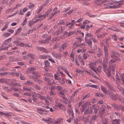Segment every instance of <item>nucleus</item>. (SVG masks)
Instances as JSON below:
<instances>
[{"mask_svg":"<svg viewBox=\"0 0 124 124\" xmlns=\"http://www.w3.org/2000/svg\"><path fill=\"white\" fill-rule=\"evenodd\" d=\"M79 119L85 122H87L89 120L88 117H85L83 116H81L79 117Z\"/></svg>","mask_w":124,"mask_h":124,"instance_id":"4468645a","label":"nucleus"},{"mask_svg":"<svg viewBox=\"0 0 124 124\" xmlns=\"http://www.w3.org/2000/svg\"><path fill=\"white\" fill-rule=\"evenodd\" d=\"M108 45H104V52L105 54V58L106 61L108 60Z\"/></svg>","mask_w":124,"mask_h":124,"instance_id":"39448f33","label":"nucleus"},{"mask_svg":"<svg viewBox=\"0 0 124 124\" xmlns=\"http://www.w3.org/2000/svg\"><path fill=\"white\" fill-rule=\"evenodd\" d=\"M89 65L91 69L94 67L95 66L94 62H91L89 64Z\"/></svg>","mask_w":124,"mask_h":124,"instance_id":"79ce46f5","label":"nucleus"},{"mask_svg":"<svg viewBox=\"0 0 124 124\" xmlns=\"http://www.w3.org/2000/svg\"><path fill=\"white\" fill-rule=\"evenodd\" d=\"M37 70V68L34 67L32 66L29 68L28 71L29 72L32 73L34 75H38V73L35 71Z\"/></svg>","mask_w":124,"mask_h":124,"instance_id":"20e7f679","label":"nucleus"},{"mask_svg":"<svg viewBox=\"0 0 124 124\" xmlns=\"http://www.w3.org/2000/svg\"><path fill=\"white\" fill-rule=\"evenodd\" d=\"M6 46H3L2 45V46L0 47V51L2 50H7L8 48V46L5 47Z\"/></svg>","mask_w":124,"mask_h":124,"instance_id":"f704fd0d","label":"nucleus"},{"mask_svg":"<svg viewBox=\"0 0 124 124\" xmlns=\"http://www.w3.org/2000/svg\"><path fill=\"white\" fill-rule=\"evenodd\" d=\"M42 119L48 124L51 123L53 121V120L50 118H47L46 119L43 118Z\"/></svg>","mask_w":124,"mask_h":124,"instance_id":"aec40b11","label":"nucleus"},{"mask_svg":"<svg viewBox=\"0 0 124 124\" xmlns=\"http://www.w3.org/2000/svg\"><path fill=\"white\" fill-rule=\"evenodd\" d=\"M94 65L95 66L98 65L99 63H100L101 62L100 61H99L98 60H97L95 61L94 62Z\"/></svg>","mask_w":124,"mask_h":124,"instance_id":"8fccbe9b","label":"nucleus"},{"mask_svg":"<svg viewBox=\"0 0 124 124\" xmlns=\"http://www.w3.org/2000/svg\"><path fill=\"white\" fill-rule=\"evenodd\" d=\"M36 111L37 112L41 115H43V112H49V110H46L45 109H41L40 108H37Z\"/></svg>","mask_w":124,"mask_h":124,"instance_id":"0eeeda50","label":"nucleus"},{"mask_svg":"<svg viewBox=\"0 0 124 124\" xmlns=\"http://www.w3.org/2000/svg\"><path fill=\"white\" fill-rule=\"evenodd\" d=\"M52 54L53 57L55 58L58 59H60L61 58V56L60 55L55 52H52Z\"/></svg>","mask_w":124,"mask_h":124,"instance_id":"f3484780","label":"nucleus"},{"mask_svg":"<svg viewBox=\"0 0 124 124\" xmlns=\"http://www.w3.org/2000/svg\"><path fill=\"white\" fill-rule=\"evenodd\" d=\"M75 54V53L74 52H73L72 51L71 52V54L70 55L71 59L72 61H74V60Z\"/></svg>","mask_w":124,"mask_h":124,"instance_id":"72a5a7b5","label":"nucleus"},{"mask_svg":"<svg viewBox=\"0 0 124 124\" xmlns=\"http://www.w3.org/2000/svg\"><path fill=\"white\" fill-rule=\"evenodd\" d=\"M68 107L67 112L69 114H71L73 112L72 110V108L71 105L70 104L68 105Z\"/></svg>","mask_w":124,"mask_h":124,"instance_id":"412c9836","label":"nucleus"},{"mask_svg":"<svg viewBox=\"0 0 124 124\" xmlns=\"http://www.w3.org/2000/svg\"><path fill=\"white\" fill-rule=\"evenodd\" d=\"M75 20H73L72 21L71 23H69L66 24V27L68 25H70L71 24V23H74V24L75 23H76L77 22H75Z\"/></svg>","mask_w":124,"mask_h":124,"instance_id":"680f3d73","label":"nucleus"},{"mask_svg":"<svg viewBox=\"0 0 124 124\" xmlns=\"http://www.w3.org/2000/svg\"><path fill=\"white\" fill-rule=\"evenodd\" d=\"M22 29L21 28H18L17 30V31L15 35H18L21 31Z\"/></svg>","mask_w":124,"mask_h":124,"instance_id":"a18cd8bd","label":"nucleus"},{"mask_svg":"<svg viewBox=\"0 0 124 124\" xmlns=\"http://www.w3.org/2000/svg\"><path fill=\"white\" fill-rule=\"evenodd\" d=\"M58 82L61 85H64L65 83V79L61 77L58 81Z\"/></svg>","mask_w":124,"mask_h":124,"instance_id":"393cba45","label":"nucleus"},{"mask_svg":"<svg viewBox=\"0 0 124 124\" xmlns=\"http://www.w3.org/2000/svg\"><path fill=\"white\" fill-rule=\"evenodd\" d=\"M62 120V119L60 118L56 120L53 124H61Z\"/></svg>","mask_w":124,"mask_h":124,"instance_id":"dca6fc26","label":"nucleus"},{"mask_svg":"<svg viewBox=\"0 0 124 124\" xmlns=\"http://www.w3.org/2000/svg\"><path fill=\"white\" fill-rule=\"evenodd\" d=\"M67 45V44L66 43H64L61 45L59 49L60 51L62 52L64 50V49L66 48Z\"/></svg>","mask_w":124,"mask_h":124,"instance_id":"ddd939ff","label":"nucleus"},{"mask_svg":"<svg viewBox=\"0 0 124 124\" xmlns=\"http://www.w3.org/2000/svg\"><path fill=\"white\" fill-rule=\"evenodd\" d=\"M12 39L11 38H9L6 40L3 43L2 45L3 46H6L11 41Z\"/></svg>","mask_w":124,"mask_h":124,"instance_id":"6ab92c4d","label":"nucleus"},{"mask_svg":"<svg viewBox=\"0 0 124 124\" xmlns=\"http://www.w3.org/2000/svg\"><path fill=\"white\" fill-rule=\"evenodd\" d=\"M108 62H105L102 64L103 68L104 71L108 77H109L110 75V72L107 68Z\"/></svg>","mask_w":124,"mask_h":124,"instance_id":"f03ea898","label":"nucleus"},{"mask_svg":"<svg viewBox=\"0 0 124 124\" xmlns=\"http://www.w3.org/2000/svg\"><path fill=\"white\" fill-rule=\"evenodd\" d=\"M93 106H90L89 108V111L90 114H92L93 112Z\"/></svg>","mask_w":124,"mask_h":124,"instance_id":"09e8293b","label":"nucleus"},{"mask_svg":"<svg viewBox=\"0 0 124 124\" xmlns=\"http://www.w3.org/2000/svg\"><path fill=\"white\" fill-rule=\"evenodd\" d=\"M85 40L86 43L89 45H91L92 44V41L91 39H88L87 38H85Z\"/></svg>","mask_w":124,"mask_h":124,"instance_id":"cd10ccee","label":"nucleus"},{"mask_svg":"<svg viewBox=\"0 0 124 124\" xmlns=\"http://www.w3.org/2000/svg\"><path fill=\"white\" fill-rule=\"evenodd\" d=\"M95 96L98 97H102L103 95L101 94L100 93H98L95 94Z\"/></svg>","mask_w":124,"mask_h":124,"instance_id":"0e129e2a","label":"nucleus"},{"mask_svg":"<svg viewBox=\"0 0 124 124\" xmlns=\"http://www.w3.org/2000/svg\"><path fill=\"white\" fill-rule=\"evenodd\" d=\"M27 55L28 56L31 58L32 59H33L34 58V54H28Z\"/></svg>","mask_w":124,"mask_h":124,"instance_id":"4d7b16f0","label":"nucleus"},{"mask_svg":"<svg viewBox=\"0 0 124 124\" xmlns=\"http://www.w3.org/2000/svg\"><path fill=\"white\" fill-rule=\"evenodd\" d=\"M39 20H37L36 21H30L29 23V25L30 27H31L32 25H34L35 24V23L36 22H37Z\"/></svg>","mask_w":124,"mask_h":124,"instance_id":"c85d7f7f","label":"nucleus"},{"mask_svg":"<svg viewBox=\"0 0 124 124\" xmlns=\"http://www.w3.org/2000/svg\"><path fill=\"white\" fill-rule=\"evenodd\" d=\"M106 108V107L105 105H102L101 107L100 112V113L101 115V117L102 118V115L105 113Z\"/></svg>","mask_w":124,"mask_h":124,"instance_id":"f8f14e48","label":"nucleus"},{"mask_svg":"<svg viewBox=\"0 0 124 124\" xmlns=\"http://www.w3.org/2000/svg\"><path fill=\"white\" fill-rule=\"evenodd\" d=\"M33 98L32 100L33 101L35 102H36L37 101L38 98H36V96L34 95L32 96Z\"/></svg>","mask_w":124,"mask_h":124,"instance_id":"5fc2aeb1","label":"nucleus"},{"mask_svg":"<svg viewBox=\"0 0 124 124\" xmlns=\"http://www.w3.org/2000/svg\"><path fill=\"white\" fill-rule=\"evenodd\" d=\"M62 33V31H60V30L58 29L57 31H55L54 32V35H58Z\"/></svg>","mask_w":124,"mask_h":124,"instance_id":"473e14b6","label":"nucleus"},{"mask_svg":"<svg viewBox=\"0 0 124 124\" xmlns=\"http://www.w3.org/2000/svg\"><path fill=\"white\" fill-rule=\"evenodd\" d=\"M10 34L9 33L5 32L3 34V36L5 37H7L10 36Z\"/></svg>","mask_w":124,"mask_h":124,"instance_id":"864d4df0","label":"nucleus"},{"mask_svg":"<svg viewBox=\"0 0 124 124\" xmlns=\"http://www.w3.org/2000/svg\"><path fill=\"white\" fill-rule=\"evenodd\" d=\"M119 2V1H112L111 2L108 3H107V5L108 6L110 5L114 4V5L112 6H109V8H116L118 7H119L120 5L121 4L119 3L117 5H115L117 3Z\"/></svg>","mask_w":124,"mask_h":124,"instance_id":"7ed1b4c3","label":"nucleus"},{"mask_svg":"<svg viewBox=\"0 0 124 124\" xmlns=\"http://www.w3.org/2000/svg\"><path fill=\"white\" fill-rule=\"evenodd\" d=\"M36 48L37 49L42 52H45L46 53H49V51L47 50L44 47L37 46L36 47Z\"/></svg>","mask_w":124,"mask_h":124,"instance_id":"6e6552de","label":"nucleus"},{"mask_svg":"<svg viewBox=\"0 0 124 124\" xmlns=\"http://www.w3.org/2000/svg\"><path fill=\"white\" fill-rule=\"evenodd\" d=\"M45 63L46 65V66L45 67V70L46 71H47L48 70V69L49 66V65L50 64V63L48 61L45 60Z\"/></svg>","mask_w":124,"mask_h":124,"instance_id":"5701e85b","label":"nucleus"},{"mask_svg":"<svg viewBox=\"0 0 124 124\" xmlns=\"http://www.w3.org/2000/svg\"><path fill=\"white\" fill-rule=\"evenodd\" d=\"M120 80H121L123 82V85L124 86V75H120Z\"/></svg>","mask_w":124,"mask_h":124,"instance_id":"c03bdc74","label":"nucleus"},{"mask_svg":"<svg viewBox=\"0 0 124 124\" xmlns=\"http://www.w3.org/2000/svg\"><path fill=\"white\" fill-rule=\"evenodd\" d=\"M86 36L87 37H93V36L92 34L90 33H88L86 34Z\"/></svg>","mask_w":124,"mask_h":124,"instance_id":"6e6d98bb","label":"nucleus"},{"mask_svg":"<svg viewBox=\"0 0 124 124\" xmlns=\"http://www.w3.org/2000/svg\"><path fill=\"white\" fill-rule=\"evenodd\" d=\"M34 87L37 90H40L41 89V88L37 85H35Z\"/></svg>","mask_w":124,"mask_h":124,"instance_id":"69168bd1","label":"nucleus"},{"mask_svg":"<svg viewBox=\"0 0 124 124\" xmlns=\"http://www.w3.org/2000/svg\"><path fill=\"white\" fill-rule=\"evenodd\" d=\"M4 115L5 116H11L10 112H7L6 113H4Z\"/></svg>","mask_w":124,"mask_h":124,"instance_id":"e2e57ef3","label":"nucleus"},{"mask_svg":"<svg viewBox=\"0 0 124 124\" xmlns=\"http://www.w3.org/2000/svg\"><path fill=\"white\" fill-rule=\"evenodd\" d=\"M54 78L55 79L59 80L61 77H59L56 74H55L54 75Z\"/></svg>","mask_w":124,"mask_h":124,"instance_id":"052dcab7","label":"nucleus"},{"mask_svg":"<svg viewBox=\"0 0 124 124\" xmlns=\"http://www.w3.org/2000/svg\"><path fill=\"white\" fill-rule=\"evenodd\" d=\"M8 23H7L5 24L4 27L1 29V31H3L5 30L6 29L8 28Z\"/></svg>","mask_w":124,"mask_h":124,"instance_id":"37998d69","label":"nucleus"},{"mask_svg":"<svg viewBox=\"0 0 124 124\" xmlns=\"http://www.w3.org/2000/svg\"><path fill=\"white\" fill-rule=\"evenodd\" d=\"M90 96L89 93H88L87 94L85 95L83 98V100H85L88 97Z\"/></svg>","mask_w":124,"mask_h":124,"instance_id":"bf43d9fd","label":"nucleus"},{"mask_svg":"<svg viewBox=\"0 0 124 124\" xmlns=\"http://www.w3.org/2000/svg\"><path fill=\"white\" fill-rule=\"evenodd\" d=\"M35 6V4L31 3H30L28 6V8H32L34 7Z\"/></svg>","mask_w":124,"mask_h":124,"instance_id":"de8ad7c7","label":"nucleus"},{"mask_svg":"<svg viewBox=\"0 0 124 124\" xmlns=\"http://www.w3.org/2000/svg\"><path fill=\"white\" fill-rule=\"evenodd\" d=\"M108 88L110 89V90L114 92L115 93L116 92V90L111 85L108 87Z\"/></svg>","mask_w":124,"mask_h":124,"instance_id":"ea45409f","label":"nucleus"},{"mask_svg":"<svg viewBox=\"0 0 124 124\" xmlns=\"http://www.w3.org/2000/svg\"><path fill=\"white\" fill-rule=\"evenodd\" d=\"M70 25L68 27V28L69 29H71L74 28V23H71V24L69 25Z\"/></svg>","mask_w":124,"mask_h":124,"instance_id":"774afa93","label":"nucleus"},{"mask_svg":"<svg viewBox=\"0 0 124 124\" xmlns=\"http://www.w3.org/2000/svg\"><path fill=\"white\" fill-rule=\"evenodd\" d=\"M35 95L37 97L40 98V99L42 100H43L45 99V97L44 96H42L40 94L37 93H35Z\"/></svg>","mask_w":124,"mask_h":124,"instance_id":"bb28decb","label":"nucleus"},{"mask_svg":"<svg viewBox=\"0 0 124 124\" xmlns=\"http://www.w3.org/2000/svg\"><path fill=\"white\" fill-rule=\"evenodd\" d=\"M56 89L58 91H60L62 90V88L61 86H57L55 87Z\"/></svg>","mask_w":124,"mask_h":124,"instance_id":"49530a36","label":"nucleus"},{"mask_svg":"<svg viewBox=\"0 0 124 124\" xmlns=\"http://www.w3.org/2000/svg\"><path fill=\"white\" fill-rule=\"evenodd\" d=\"M103 54L102 49L101 48H99L98 49V53L97 54V56L100 57Z\"/></svg>","mask_w":124,"mask_h":124,"instance_id":"b1692460","label":"nucleus"},{"mask_svg":"<svg viewBox=\"0 0 124 124\" xmlns=\"http://www.w3.org/2000/svg\"><path fill=\"white\" fill-rule=\"evenodd\" d=\"M108 95L110 96L111 98L114 100H117V98L116 96L118 95L117 94L115 95L113 93L108 92Z\"/></svg>","mask_w":124,"mask_h":124,"instance_id":"9d476101","label":"nucleus"},{"mask_svg":"<svg viewBox=\"0 0 124 124\" xmlns=\"http://www.w3.org/2000/svg\"><path fill=\"white\" fill-rule=\"evenodd\" d=\"M49 57L50 56L48 55H42L39 56V58L43 59H46Z\"/></svg>","mask_w":124,"mask_h":124,"instance_id":"a878e982","label":"nucleus"},{"mask_svg":"<svg viewBox=\"0 0 124 124\" xmlns=\"http://www.w3.org/2000/svg\"><path fill=\"white\" fill-rule=\"evenodd\" d=\"M64 21L63 20H61L57 24L59 25H64Z\"/></svg>","mask_w":124,"mask_h":124,"instance_id":"13d9d810","label":"nucleus"},{"mask_svg":"<svg viewBox=\"0 0 124 124\" xmlns=\"http://www.w3.org/2000/svg\"><path fill=\"white\" fill-rule=\"evenodd\" d=\"M62 69L69 76L70 78H72V77H71V76H70V74L68 73V72L67 71L66 69V68H64L63 67H62Z\"/></svg>","mask_w":124,"mask_h":124,"instance_id":"4c0bfd02","label":"nucleus"},{"mask_svg":"<svg viewBox=\"0 0 124 124\" xmlns=\"http://www.w3.org/2000/svg\"><path fill=\"white\" fill-rule=\"evenodd\" d=\"M23 90L26 91H31L32 89L31 87H28L26 86H23Z\"/></svg>","mask_w":124,"mask_h":124,"instance_id":"e433bc0d","label":"nucleus"},{"mask_svg":"<svg viewBox=\"0 0 124 124\" xmlns=\"http://www.w3.org/2000/svg\"><path fill=\"white\" fill-rule=\"evenodd\" d=\"M11 84L12 85H13L14 86H21V84L20 83H14L12 82H12H11Z\"/></svg>","mask_w":124,"mask_h":124,"instance_id":"7c9ffc66","label":"nucleus"},{"mask_svg":"<svg viewBox=\"0 0 124 124\" xmlns=\"http://www.w3.org/2000/svg\"><path fill=\"white\" fill-rule=\"evenodd\" d=\"M44 80L48 82V85H52V83L51 82V81L49 78H44Z\"/></svg>","mask_w":124,"mask_h":124,"instance_id":"2f4dec72","label":"nucleus"},{"mask_svg":"<svg viewBox=\"0 0 124 124\" xmlns=\"http://www.w3.org/2000/svg\"><path fill=\"white\" fill-rule=\"evenodd\" d=\"M112 106L115 109L118 110H120L124 111V108L123 106L121 105L113 104Z\"/></svg>","mask_w":124,"mask_h":124,"instance_id":"423d86ee","label":"nucleus"},{"mask_svg":"<svg viewBox=\"0 0 124 124\" xmlns=\"http://www.w3.org/2000/svg\"><path fill=\"white\" fill-rule=\"evenodd\" d=\"M9 60L10 61L16 62L20 61L21 59L19 57L15 58L13 57H9Z\"/></svg>","mask_w":124,"mask_h":124,"instance_id":"9b49d317","label":"nucleus"},{"mask_svg":"<svg viewBox=\"0 0 124 124\" xmlns=\"http://www.w3.org/2000/svg\"><path fill=\"white\" fill-rule=\"evenodd\" d=\"M92 88L98 89L99 87L97 85H91V87Z\"/></svg>","mask_w":124,"mask_h":124,"instance_id":"338daca9","label":"nucleus"},{"mask_svg":"<svg viewBox=\"0 0 124 124\" xmlns=\"http://www.w3.org/2000/svg\"><path fill=\"white\" fill-rule=\"evenodd\" d=\"M116 59H111L109 62L108 70L110 72V70H112L113 73H115V69L114 68L113 63H115L116 62Z\"/></svg>","mask_w":124,"mask_h":124,"instance_id":"f257e3e1","label":"nucleus"},{"mask_svg":"<svg viewBox=\"0 0 124 124\" xmlns=\"http://www.w3.org/2000/svg\"><path fill=\"white\" fill-rule=\"evenodd\" d=\"M116 87L117 89L119 90V91L121 92H122L124 88H122L118 84L116 85Z\"/></svg>","mask_w":124,"mask_h":124,"instance_id":"58836bf2","label":"nucleus"},{"mask_svg":"<svg viewBox=\"0 0 124 124\" xmlns=\"http://www.w3.org/2000/svg\"><path fill=\"white\" fill-rule=\"evenodd\" d=\"M50 37L48 38L46 40H44L42 41V43H48L49 42V40H50Z\"/></svg>","mask_w":124,"mask_h":124,"instance_id":"a19ab883","label":"nucleus"},{"mask_svg":"<svg viewBox=\"0 0 124 124\" xmlns=\"http://www.w3.org/2000/svg\"><path fill=\"white\" fill-rule=\"evenodd\" d=\"M27 18H25L24 20L23 21L22 23V25L23 26L25 25L26 24L27 22Z\"/></svg>","mask_w":124,"mask_h":124,"instance_id":"3c124183","label":"nucleus"},{"mask_svg":"<svg viewBox=\"0 0 124 124\" xmlns=\"http://www.w3.org/2000/svg\"><path fill=\"white\" fill-rule=\"evenodd\" d=\"M111 55V57L114 58L115 57L120 56V55L118 52H115L113 50L112 51Z\"/></svg>","mask_w":124,"mask_h":124,"instance_id":"1a4fd4ad","label":"nucleus"},{"mask_svg":"<svg viewBox=\"0 0 124 124\" xmlns=\"http://www.w3.org/2000/svg\"><path fill=\"white\" fill-rule=\"evenodd\" d=\"M91 105V103L89 101H87L83 103L81 107L83 108H85Z\"/></svg>","mask_w":124,"mask_h":124,"instance_id":"a211bd4d","label":"nucleus"},{"mask_svg":"<svg viewBox=\"0 0 124 124\" xmlns=\"http://www.w3.org/2000/svg\"><path fill=\"white\" fill-rule=\"evenodd\" d=\"M98 116H99L98 115H94L92 117V120H96L98 118Z\"/></svg>","mask_w":124,"mask_h":124,"instance_id":"603ef678","label":"nucleus"},{"mask_svg":"<svg viewBox=\"0 0 124 124\" xmlns=\"http://www.w3.org/2000/svg\"><path fill=\"white\" fill-rule=\"evenodd\" d=\"M94 109V113L96 114L97 112L99 111V106L97 105H93Z\"/></svg>","mask_w":124,"mask_h":124,"instance_id":"2eb2a0df","label":"nucleus"},{"mask_svg":"<svg viewBox=\"0 0 124 124\" xmlns=\"http://www.w3.org/2000/svg\"><path fill=\"white\" fill-rule=\"evenodd\" d=\"M100 88L101 91L105 93H106L108 95V93L106 88L102 85H101Z\"/></svg>","mask_w":124,"mask_h":124,"instance_id":"4be33fe9","label":"nucleus"},{"mask_svg":"<svg viewBox=\"0 0 124 124\" xmlns=\"http://www.w3.org/2000/svg\"><path fill=\"white\" fill-rule=\"evenodd\" d=\"M111 41L110 39L108 38L107 39H106V41L105 42L104 44L108 45L109 44H111Z\"/></svg>","mask_w":124,"mask_h":124,"instance_id":"c9c22d12","label":"nucleus"},{"mask_svg":"<svg viewBox=\"0 0 124 124\" xmlns=\"http://www.w3.org/2000/svg\"><path fill=\"white\" fill-rule=\"evenodd\" d=\"M120 120L119 119H115L113 120L111 124H120Z\"/></svg>","mask_w":124,"mask_h":124,"instance_id":"c756f323","label":"nucleus"}]
</instances>
